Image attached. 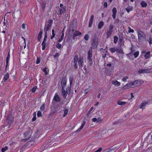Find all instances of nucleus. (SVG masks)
<instances>
[{
    "label": "nucleus",
    "instance_id": "f257e3e1",
    "mask_svg": "<svg viewBox=\"0 0 152 152\" xmlns=\"http://www.w3.org/2000/svg\"><path fill=\"white\" fill-rule=\"evenodd\" d=\"M53 23V20L51 19L48 20V22H45V25L44 28L45 34H47L48 31L50 30Z\"/></svg>",
    "mask_w": 152,
    "mask_h": 152
},
{
    "label": "nucleus",
    "instance_id": "f03ea898",
    "mask_svg": "<svg viewBox=\"0 0 152 152\" xmlns=\"http://www.w3.org/2000/svg\"><path fill=\"white\" fill-rule=\"evenodd\" d=\"M77 28V22L76 21L74 20L73 21L72 23L69 25V32L70 34L73 33L74 31L76 30Z\"/></svg>",
    "mask_w": 152,
    "mask_h": 152
},
{
    "label": "nucleus",
    "instance_id": "7ed1b4c3",
    "mask_svg": "<svg viewBox=\"0 0 152 152\" xmlns=\"http://www.w3.org/2000/svg\"><path fill=\"white\" fill-rule=\"evenodd\" d=\"M112 11L113 13V18L114 19H115L114 22V24H116L118 23L119 22V20L118 18L115 19L116 18V15L117 11L116 8L115 7H113L112 10Z\"/></svg>",
    "mask_w": 152,
    "mask_h": 152
},
{
    "label": "nucleus",
    "instance_id": "20e7f679",
    "mask_svg": "<svg viewBox=\"0 0 152 152\" xmlns=\"http://www.w3.org/2000/svg\"><path fill=\"white\" fill-rule=\"evenodd\" d=\"M132 88L135 86H137L142 84L143 83L142 80H136L133 82H130Z\"/></svg>",
    "mask_w": 152,
    "mask_h": 152
},
{
    "label": "nucleus",
    "instance_id": "39448f33",
    "mask_svg": "<svg viewBox=\"0 0 152 152\" xmlns=\"http://www.w3.org/2000/svg\"><path fill=\"white\" fill-rule=\"evenodd\" d=\"M14 118L12 115L10 114L8 115L6 120V122L9 125H11L13 122Z\"/></svg>",
    "mask_w": 152,
    "mask_h": 152
},
{
    "label": "nucleus",
    "instance_id": "423d86ee",
    "mask_svg": "<svg viewBox=\"0 0 152 152\" xmlns=\"http://www.w3.org/2000/svg\"><path fill=\"white\" fill-rule=\"evenodd\" d=\"M138 33L139 41L141 42L145 37V34L144 32L140 31H138Z\"/></svg>",
    "mask_w": 152,
    "mask_h": 152
},
{
    "label": "nucleus",
    "instance_id": "0eeeda50",
    "mask_svg": "<svg viewBox=\"0 0 152 152\" xmlns=\"http://www.w3.org/2000/svg\"><path fill=\"white\" fill-rule=\"evenodd\" d=\"M67 79L66 77H63L61 80V86L62 88H64L66 86Z\"/></svg>",
    "mask_w": 152,
    "mask_h": 152
},
{
    "label": "nucleus",
    "instance_id": "6e6552de",
    "mask_svg": "<svg viewBox=\"0 0 152 152\" xmlns=\"http://www.w3.org/2000/svg\"><path fill=\"white\" fill-rule=\"evenodd\" d=\"M61 99V97L57 93H56L53 97V101H54L56 102H60Z\"/></svg>",
    "mask_w": 152,
    "mask_h": 152
},
{
    "label": "nucleus",
    "instance_id": "1a4fd4ad",
    "mask_svg": "<svg viewBox=\"0 0 152 152\" xmlns=\"http://www.w3.org/2000/svg\"><path fill=\"white\" fill-rule=\"evenodd\" d=\"M66 7H64L59 8L58 10V15H61L63 13L65 12L66 11Z\"/></svg>",
    "mask_w": 152,
    "mask_h": 152
},
{
    "label": "nucleus",
    "instance_id": "9d476101",
    "mask_svg": "<svg viewBox=\"0 0 152 152\" xmlns=\"http://www.w3.org/2000/svg\"><path fill=\"white\" fill-rule=\"evenodd\" d=\"M32 131L31 129H29L24 133L25 137L27 139L29 138L31 136Z\"/></svg>",
    "mask_w": 152,
    "mask_h": 152
},
{
    "label": "nucleus",
    "instance_id": "9b49d317",
    "mask_svg": "<svg viewBox=\"0 0 152 152\" xmlns=\"http://www.w3.org/2000/svg\"><path fill=\"white\" fill-rule=\"evenodd\" d=\"M151 69H140L138 71V72L139 74L148 73L151 72Z\"/></svg>",
    "mask_w": 152,
    "mask_h": 152
},
{
    "label": "nucleus",
    "instance_id": "f8f14e48",
    "mask_svg": "<svg viewBox=\"0 0 152 152\" xmlns=\"http://www.w3.org/2000/svg\"><path fill=\"white\" fill-rule=\"evenodd\" d=\"M71 34H73V39H75V37L81 35L82 33L81 32H79V31H76V30L74 31L73 33H72Z\"/></svg>",
    "mask_w": 152,
    "mask_h": 152
},
{
    "label": "nucleus",
    "instance_id": "ddd939ff",
    "mask_svg": "<svg viewBox=\"0 0 152 152\" xmlns=\"http://www.w3.org/2000/svg\"><path fill=\"white\" fill-rule=\"evenodd\" d=\"M92 48H90L88 51V59L89 60H91V57H92Z\"/></svg>",
    "mask_w": 152,
    "mask_h": 152
},
{
    "label": "nucleus",
    "instance_id": "4468645a",
    "mask_svg": "<svg viewBox=\"0 0 152 152\" xmlns=\"http://www.w3.org/2000/svg\"><path fill=\"white\" fill-rule=\"evenodd\" d=\"M102 116L98 117L97 118H96V124H100L101 123L102 121Z\"/></svg>",
    "mask_w": 152,
    "mask_h": 152
},
{
    "label": "nucleus",
    "instance_id": "2eb2a0df",
    "mask_svg": "<svg viewBox=\"0 0 152 152\" xmlns=\"http://www.w3.org/2000/svg\"><path fill=\"white\" fill-rule=\"evenodd\" d=\"M94 18V15H92L90 18V20H89V25H88V27H91L92 25L93 22V21Z\"/></svg>",
    "mask_w": 152,
    "mask_h": 152
},
{
    "label": "nucleus",
    "instance_id": "dca6fc26",
    "mask_svg": "<svg viewBox=\"0 0 152 152\" xmlns=\"http://www.w3.org/2000/svg\"><path fill=\"white\" fill-rule=\"evenodd\" d=\"M34 143V140H32L30 141H28L27 142V144H28V146L29 148H31V146L33 145Z\"/></svg>",
    "mask_w": 152,
    "mask_h": 152
},
{
    "label": "nucleus",
    "instance_id": "f3484780",
    "mask_svg": "<svg viewBox=\"0 0 152 152\" xmlns=\"http://www.w3.org/2000/svg\"><path fill=\"white\" fill-rule=\"evenodd\" d=\"M61 92L62 94V96L64 98H66V96L67 93H66V91H65L64 88H62Z\"/></svg>",
    "mask_w": 152,
    "mask_h": 152
},
{
    "label": "nucleus",
    "instance_id": "a211bd4d",
    "mask_svg": "<svg viewBox=\"0 0 152 152\" xmlns=\"http://www.w3.org/2000/svg\"><path fill=\"white\" fill-rule=\"evenodd\" d=\"M85 124H86L85 121H83V123H82V124L81 125V126L80 127V128H79V129H78L76 131V133H78L83 129V128L84 126L85 125Z\"/></svg>",
    "mask_w": 152,
    "mask_h": 152
},
{
    "label": "nucleus",
    "instance_id": "6ab92c4d",
    "mask_svg": "<svg viewBox=\"0 0 152 152\" xmlns=\"http://www.w3.org/2000/svg\"><path fill=\"white\" fill-rule=\"evenodd\" d=\"M131 88H132V86L131 85V83L130 82L128 84H127L124 86L123 87V88L124 89H129Z\"/></svg>",
    "mask_w": 152,
    "mask_h": 152
},
{
    "label": "nucleus",
    "instance_id": "aec40b11",
    "mask_svg": "<svg viewBox=\"0 0 152 152\" xmlns=\"http://www.w3.org/2000/svg\"><path fill=\"white\" fill-rule=\"evenodd\" d=\"M116 50L117 53L123 54L124 53L123 50L120 48H116Z\"/></svg>",
    "mask_w": 152,
    "mask_h": 152
},
{
    "label": "nucleus",
    "instance_id": "412c9836",
    "mask_svg": "<svg viewBox=\"0 0 152 152\" xmlns=\"http://www.w3.org/2000/svg\"><path fill=\"white\" fill-rule=\"evenodd\" d=\"M42 33L43 30L42 29H41L40 30V31L37 37V39L38 41H40Z\"/></svg>",
    "mask_w": 152,
    "mask_h": 152
},
{
    "label": "nucleus",
    "instance_id": "4be33fe9",
    "mask_svg": "<svg viewBox=\"0 0 152 152\" xmlns=\"http://www.w3.org/2000/svg\"><path fill=\"white\" fill-rule=\"evenodd\" d=\"M104 25V23L103 21H101L97 25L98 28L99 29H101Z\"/></svg>",
    "mask_w": 152,
    "mask_h": 152
},
{
    "label": "nucleus",
    "instance_id": "5701e85b",
    "mask_svg": "<svg viewBox=\"0 0 152 152\" xmlns=\"http://www.w3.org/2000/svg\"><path fill=\"white\" fill-rule=\"evenodd\" d=\"M83 58H80L78 61V64L80 67L81 66L83 65Z\"/></svg>",
    "mask_w": 152,
    "mask_h": 152
},
{
    "label": "nucleus",
    "instance_id": "b1692460",
    "mask_svg": "<svg viewBox=\"0 0 152 152\" xmlns=\"http://www.w3.org/2000/svg\"><path fill=\"white\" fill-rule=\"evenodd\" d=\"M113 31H110L107 30L106 33L107 35V38H108L111 35Z\"/></svg>",
    "mask_w": 152,
    "mask_h": 152
},
{
    "label": "nucleus",
    "instance_id": "393cba45",
    "mask_svg": "<svg viewBox=\"0 0 152 152\" xmlns=\"http://www.w3.org/2000/svg\"><path fill=\"white\" fill-rule=\"evenodd\" d=\"M9 78V74L7 72L4 75V77L3 79V80L4 82H6V80Z\"/></svg>",
    "mask_w": 152,
    "mask_h": 152
},
{
    "label": "nucleus",
    "instance_id": "a878e982",
    "mask_svg": "<svg viewBox=\"0 0 152 152\" xmlns=\"http://www.w3.org/2000/svg\"><path fill=\"white\" fill-rule=\"evenodd\" d=\"M147 104V102H142L140 105L139 106L140 108L141 109H143V108H144L146 106V105Z\"/></svg>",
    "mask_w": 152,
    "mask_h": 152
},
{
    "label": "nucleus",
    "instance_id": "bb28decb",
    "mask_svg": "<svg viewBox=\"0 0 152 152\" xmlns=\"http://www.w3.org/2000/svg\"><path fill=\"white\" fill-rule=\"evenodd\" d=\"M125 9L128 13H129L130 11L132 10L133 8L132 7L129 6Z\"/></svg>",
    "mask_w": 152,
    "mask_h": 152
},
{
    "label": "nucleus",
    "instance_id": "cd10ccee",
    "mask_svg": "<svg viewBox=\"0 0 152 152\" xmlns=\"http://www.w3.org/2000/svg\"><path fill=\"white\" fill-rule=\"evenodd\" d=\"M64 29H63V31H62V34L61 36V38H60L58 40V42H61L62 40L64 38Z\"/></svg>",
    "mask_w": 152,
    "mask_h": 152
},
{
    "label": "nucleus",
    "instance_id": "c85d7f7f",
    "mask_svg": "<svg viewBox=\"0 0 152 152\" xmlns=\"http://www.w3.org/2000/svg\"><path fill=\"white\" fill-rule=\"evenodd\" d=\"M45 104H42L40 107V111H41V112L44 111L45 109Z\"/></svg>",
    "mask_w": 152,
    "mask_h": 152
},
{
    "label": "nucleus",
    "instance_id": "c756f323",
    "mask_svg": "<svg viewBox=\"0 0 152 152\" xmlns=\"http://www.w3.org/2000/svg\"><path fill=\"white\" fill-rule=\"evenodd\" d=\"M101 132H102L101 131H96V135L97 134H98L96 136V137H97L98 138L101 137H102Z\"/></svg>",
    "mask_w": 152,
    "mask_h": 152
},
{
    "label": "nucleus",
    "instance_id": "7c9ffc66",
    "mask_svg": "<svg viewBox=\"0 0 152 152\" xmlns=\"http://www.w3.org/2000/svg\"><path fill=\"white\" fill-rule=\"evenodd\" d=\"M126 103V102H122L121 101L119 100L117 101V104L119 105H123L125 104Z\"/></svg>",
    "mask_w": 152,
    "mask_h": 152
},
{
    "label": "nucleus",
    "instance_id": "2f4dec72",
    "mask_svg": "<svg viewBox=\"0 0 152 152\" xmlns=\"http://www.w3.org/2000/svg\"><path fill=\"white\" fill-rule=\"evenodd\" d=\"M141 5L142 7H145L147 5V3L144 1H142L141 2Z\"/></svg>",
    "mask_w": 152,
    "mask_h": 152
},
{
    "label": "nucleus",
    "instance_id": "473e14b6",
    "mask_svg": "<svg viewBox=\"0 0 152 152\" xmlns=\"http://www.w3.org/2000/svg\"><path fill=\"white\" fill-rule=\"evenodd\" d=\"M70 90H71V86H68L66 90V93H67V94L69 95L70 94Z\"/></svg>",
    "mask_w": 152,
    "mask_h": 152
},
{
    "label": "nucleus",
    "instance_id": "72a5a7b5",
    "mask_svg": "<svg viewBox=\"0 0 152 152\" xmlns=\"http://www.w3.org/2000/svg\"><path fill=\"white\" fill-rule=\"evenodd\" d=\"M109 50L110 51L111 53H114L116 51V47H114L113 48H111L109 49Z\"/></svg>",
    "mask_w": 152,
    "mask_h": 152
},
{
    "label": "nucleus",
    "instance_id": "f704fd0d",
    "mask_svg": "<svg viewBox=\"0 0 152 152\" xmlns=\"http://www.w3.org/2000/svg\"><path fill=\"white\" fill-rule=\"evenodd\" d=\"M78 56L75 55L74 58L73 63H77L78 60Z\"/></svg>",
    "mask_w": 152,
    "mask_h": 152
},
{
    "label": "nucleus",
    "instance_id": "c9c22d12",
    "mask_svg": "<svg viewBox=\"0 0 152 152\" xmlns=\"http://www.w3.org/2000/svg\"><path fill=\"white\" fill-rule=\"evenodd\" d=\"M52 35L50 37V39H52L55 37V31L54 29H53L52 30Z\"/></svg>",
    "mask_w": 152,
    "mask_h": 152
},
{
    "label": "nucleus",
    "instance_id": "e433bc0d",
    "mask_svg": "<svg viewBox=\"0 0 152 152\" xmlns=\"http://www.w3.org/2000/svg\"><path fill=\"white\" fill-rule=\"evenodd\" d=\"M69 80L70 83V86H71L72 83V81L73 80V77L72 75H70L69 77Z\"/></svg>",
    "mask_w": 152,
    "mask_h": 152
},
{
    "label": "nucleus",
    "instance_id": "4c0bfd02",
    "mask_svg": "<svg viewBox=\"0 0 152 152\" xmlns=\"http://www.w3.org/2000/svg\"><path fill=\"white\" fill-rule=\"evenodd\" d=\"M91 41L92 42L91 45H92V47H93V48H94V46L95 45V37H94L92 39Z\"/></svg>",
    "mask_w": 152,
    "mask_h": 152
},
{
    "label": "nucleus",
    "instance_id": "58836bf2",
    "mask_svg": "<svg viewBox=\"0 0 152 152\" xmlns=\"http://www.w3.org/2000/svg\"><path fill=\"white\" fill-rule=\"evenodd\" d=\"M28 144H27V143H26L23 146L20 150H24L26 148H29V147H28Z\"/></svg>",
    "mask_w": 152,
    "mask_h": 152
},
{
    "label": "nucleus",
    "instance_id": "ea45409f",
    "mask_svg": "<svg viewBox=\"0 0 152 152\" xmlns=\"http://www.w3.org/2000/svg\"><path fill=\"white\" fill-rule=\"evenodd\" d=\"M150 51L147 52L145 55V57L146 59H148L150 56Z\"/></svg>",
    "mask_w": 152,
    "mask_h": 152
},
{
    "label": "nucleus",
    "instance_id": "a19ab883",
    "mask_svg": "<svg viewBox=\"0 0 152 152\" xmlns=\"http://www.w3.org/2000/svg\"><path fill=\"white\" fill-rule=\"evenodd\" d=\"M112 83L115 86H118L120 85V83L117 81H115L112 82Z\"/></svg>",
    "mask_w": 152,
    "mask_h": 152
},
{
    "label": "nucleus",
    "instance_id": "79ce46f5",
    "mask_svg": "<svg viewBox=\"0 0 152 152\" xmlns=\"http://www.w3.org/2000/svg\"><path fill=\"white\" fill-rule=\"evenodd\" d=\"M68 110L66 108H65V110L64 111V114L63 115V117H65L67 114L68 113Z\"/></svg>",
    "mask_w": 152,
    "mask_h": 152
},
{
    "label": "nucleus",
    "instance_id": "37998d69",
    "mask_svg": "<svg viewBox=\"0 0 152 152\" xmlns=\"http://www.w3.org/2000/svg\"><path fill=\"white\" fill-rule=\"evenodd\" d=\"M10 55L9 53L8 55L7 56L6 58V66H7L8 62H9V60L10 59Z\"/></svg>",
    "mask_w": 152,
    "mask_h": 152
},
{
    "label": "nucleus",
    "instance_id": "c03bdc74",
    "mask_svg": "<svg viewBox=\"0 0 152 152\" xmlns=\"http://www.w3.org/2000/svg\"><path fill=\"white\" fill-rule=\"evenodd\" d=\"M113 26L112 24H110L109 27V29H108V30L113 31Z\"/></svg>",
    "mask_w": 152,
    "mask_h": 152
},
{
    "label": "nucleus",
    "instance_id": "a18cd8bd",
    "mask_svg": "<svg viewBox=\"0 0 152 152\" xmlns=\"http://www.w3.org/2000/svg\"><path fill=\"white\" fill-rule=\"evenodd\" d=\"M42 49L43 50H44L45 49V47H46V42H42Z\"/></svg>",
    "mask_w": 152,
    "mask_h": 152
},
{
    "label": "nucleus",
    "instance_id": "49530a36",
    "mask_svg": "<svg viewBox=\"0 0 152 152\" xmlns=\"http://www.w3.org/2000/svg\"><path fill=\"white\" fill-rule=\"evenodd\" d=\"M118 39V38L116 36H115L114 37V42L115 44H116Z\"/></svg>",
    "mask_w": 152,
    "mask_h": 152
},
{
    "label": "nucleus",
    "instance_id": "de8ad7c7",
    "mask_svg": "<svg viewBox=\"0 0 152 152\" xmlns=\"http://www.w3.org/2000/svg\"><path fill=\"white\" fill-rule=\"evenodd\" d=\"M139 51H137L136 52L133 53V54L135 58H136L137 57V56L139 55Z\"/></svg>",
    "mask_w": 152,
    "mask_h": 152
},
{
    "label": "nucleus",
    "instance_id": "09e8293b",
    "mask_svg": "<svg viewBox=\"0 0 152 152\" xmlns=\"http://www.w3.org/2000/svg\"><path fill=\"white\" fill-rule=\"evenodd\" d=\"M41 112H41V111H38L37 113V116L38 117H42V116Z\"/></svg>",
    "mask_w": 152,
    "mask_h": 152
},
{
    "label": "nucleus",
    "instance_id": "8fccbe9b",
    "mask_svg": "<svg viewBox=\"0 0 152 152\" xmlns=\"http://www.w3.org/2000/svg\"><path fill=\"white\" fill-rule=\"evenodd\" d=\"M8 149V148L7 146H5L4 148H2L1 149V151L2 152H4L5 151L7 150Z\"/></svg>",
    "mask_w": 152,
    "mask_h": 152
},
{
    "label": "nucleus",
    "instance_id": "3c124183",
    "mask_svg": "<svg viewBox=\"0 0 152 152\" xmlns=\"http://www.w3.org/2000/svg\"><path fill=\"white\" fill-rule=\"evenodd\" d=\"M128 29H129L128 32L129 33L131 32V33H133L134 32V30L133 29H132L130 27H128Z\"/></svg>",
    "mask_w": 152,
    "mask_h": 152
},
{
    "label": "nucleus",
    "instance_id": "603ef678",
    "mask_svg": "<svg viewBox=\"0 0 152 152\" xmlns=\"http://www.w3.org/2000/svg\"><path fill=\"white\" fill-rule=\"evenodd\" d=\"M61 44L59 43H57L56 45V47L58 49L61 48Z\"/></svg>",
    "mask_w": 152,
    "mask_h": 152
},
{
    "label": "nucleus",
    "instance_id": "864d4df0",
    "mask_svg": "<svg viewBox=\"0 0 152 152\" xmlns=\"http://www.w3.org/2000/svg\"><path fill=\"white\" fill-rule=\"evenodd\" d=\"M37 88V86H34L33 87V88H32V92L34 93L35 92Z\"/></svg>",
    "mask_w": 152,
    "mask_h": 152
},
{
    "label": "nucleus",
    "instance_id": "5fc2aeb1",
    "mask_svg": "<svg viewBox=\"0 0 152 152\" xmlns=\"http://www.w3.org/2000/svg\"><path fill=\"white\" fill-rule=\"evenodd\" d=\"M118 36L119 37V39L123 38V34L121 33H118Z\"/></svg>",
    "mask_w": 152,
    "mask_h": 152
},
{
    "label": "nucleus",
    "instance_id": "6e6d98bb",
    "mask_svg": "<svg viewBox=\"0 0 152 152\" xmlns=\"http://www.w3.org/2000/svg\"><path fill=\"white\" fill-rule=\"evenodd\" d=\"M47 34H45L43 42H46V41L47 39Z\"/></svg>",
    "mask_w": 152,
    "mask_h": 152
},
{
    "label": "nucleus",
    "instance_id": "4d7b16f0",
    "mask_svg": "<svg viewBox=\"0 0 152 152\" xmlns=\"http://www.w3.org/2000/svg\"><path fill=\"white\" fill-rule=\"evenodd\" d=\"M131 52L130 53L127 54V55L128 56H129L130 55L133 54V52H134V51L133 50L132 48H131Z\"/></svg>",
    "mask_w": 152,
    "mask_h": 152
},
{
    "label": "nucleus",
    "instance_id": "13d9d810",
    "mask_svg": "<svg viewBox=\"0 0 152 152\" xmlns=\"http://www.w3.org/2000/svg\"><path fill=\"white\" fill-rule=\"evenodd\" d=\"M84 39L86 40H88V39H89V36H88V35H87V34L86 35H85L84 37Z\"/></svg>",
    "mask_w": 152,
    "mask_h": 152
},
{
    "label": "nucleus",
    "instance_id": "bf43d9fd",
    "mask_svg": "<svg viewBox=\"0 0 152 152\" xmlns=\"http://www.w3.org/2000/svg\"><path fill=\"white\" fill-rule=\"evenodd\" d=\"M45 6H46V5H45V3H42V10H44L45 7Z\"/></svg>",
    "mask_w": 152,
    "mask_h": 152
},
{
    "label": "nucleus",
    "instance_id": "052dcab7",
    "mask_svg": "<svg viewBox=\"0 0 152 152\" xmlns=\"http://www.w3.org/2000/svg\"><path fill=\"white\" fill-rule=\"evenodd\" d=\"M94 109V107H91V108L88 111V113H87V114L88 115V114H89L90 113V112H91Z\"/></svg>",
    "mask_w": 152,
    "mask_h": 152
},
{
    "label": "nucleus",
    "instance_id": "680f3d73",
    "mask_svg": "<svg viewBox=\"0 0 152 152\" xmlns=\"http://www.w3.org/2000/svg\"><path fill=\"white\" fill-rule=\"evenodd\" d=\"M42 71L43 72H45V74L47 75L48 73L47 71V68L45 67V68L43 69Z\"/></svg>",
    "mask_w": 152,
    "mask_h": 152
},
{
    "label": "nucleus",
    "instance_id": "e2e57ef3",
    "mask_svg": "<svg viewBox=\"0 0 152 152\" xmlns=\"http://www.w3.org/2000/svg\"><path fill=\"white\" fill-rule=\"evenodd\" d=\"M149 43L150 45L152 44V38L151 37H150L149 39Z\"/></svg>",
    "mask_w": 152,
    "mask_h": 152
},
{
    "label": "nucleus",
    "instance_id": "0e129e2a",
    "mask_svg": "<svg viewBox=\"0 0 152 152\" xmlns=\"http://www.w3.org/2000/svg\"><path fill=\"white\" fill-rule=\"evenodd\" d=\"M40 58H37L36 60V63L37 64H39L40 62Z\"/></svg>",
    "mask_w": 152,
    "mask_h": 152
},
{
    "label": "nucleus",
    "instance_id": "69168bd1",
    "mask_svg": "<svg viewBox=\"0 0 152 152\" xmlns=\"http://www.w3.org/2000/svg\"><path fill=\"white\" fill-rule=\"evenodd\" d=\"M74 67L75 69H76L78 67L77 65V63H74Z\"/></svg>",
    "mask_w": 152,
    "mask_h": 152
},
{
    "label": "nucleus",
    "instance_id": "338daca9",
    "mask_svg": "<svg viewBox=\"0 0 152 152\" xmlns=\"http://www.w3.org/2000/svg\"><path fill=\"white\" fill-rule=\"evenodd\" d=\"M119 41L120 42V43L124 42L123 38L120 39L119 40Z\"/></svg>",
    "mask_w": 152,
    "mask_h": 152
},
{
    "label": "nucleus",
    "instance_id": "774afa93",
    "mask_svg": "<svg viewBox=\"0 0 152 152\" xmlns=\"http://www.w3.org/2000/svg\"><path fill=\"white\" fill-rule=\"evenodd\" d=\"M102 150V148H99L96 151V152H100Z\"/></svg>",
    "mask_w": 152,
    "mask_h": 152
}]
</instances>
